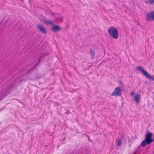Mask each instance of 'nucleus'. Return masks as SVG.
Instances as JSON below:
<instances>
[{"mask_svg": "<svg viewBox=\"0 0 154 154\" xmlns=\"http://www.w3.org/2000/svg\"><path fill=\"white\" fill-rule=\"evenodd\" d=\"M152 134L150 132L146 134L145 139L141 143V146L142 147H144L146 145H149L151 143L152 141Z\"/></svg>", "mask_w": 154, "mask_h": 154, "instance_id": "nucleus-1", "label": "nucleus"}, {"mask_svg": "<svg viewBox=\"0 0 154 154\" xmlns=\"http://www.w3.org/2000/svg\"><path fill=\"white\" fill-rule=\"evenodd\" d=\"M108 32L111 37L115 39L118 38V32L114 27L112 26L109 27L108 30Z\"/></svg>", "mask_w": 154, "mask_h": 154, "instance_id": "nucleus-2", "label": "nucleus"}, {"mask_svg": "<svg viewBox=\"0 0 154 154\" xmlns=\"http://www.w3.org/2000/svg\"><path fill=\"white\" fill-rule=\"evenodd\" d=\"M137 70L140 71L141 73L143 74L147 79L154 81V78L152 77L147 72L143 69L142 67H137Z\"/></svg>", "mask_w": 154, "mask_h": 154, "instance_id": "nucleus-3", "label": "nucleus"}, {"mask_svg": "<svg viewBox=\"0 0 154 154\" xmlns=\"http://www.w3.org/2000/svg\"><path fill=\"white\" fill-rule=\"evenodd\" d=\"M121 87H119L116 88L111 95L112 96H117L121 95Z\"/></svg>", "mask_w": 154, "mask_h": 154, "instance_id": "nucleus-4", "label": "nucleus"}, {"mask_svg": "<svg viewBox=\"0 0 154 154\" xmlns=\"http://www.w3.org/2000/svg\"><path fill=\"white\" fill-rule=\"evenodd\" d=\"M146 19L147 20H154V11H152L147 14Z\"/></svg>", "mask_w": 154, "mask_h": 154, "instance_id": "nucleus-5", "label": "nucleus"}, {"mask_svg": "<svg viewBox=\"0 0 154 154\" xmlns=\"http://www.w3.org/2000/svg\"><path fill=\"white\" fill-rule=\"evenodd\" d=\"M37 27L39 29V30L42 33L46 34V30H45V27L40 25H37Z\"/></svg>", "mask_w": 154, "mask_h": 154, "instance_id": "nucleus-6", "label": "nucleus"}, {"mask_svg": "<svg viewBox=\"0 0 154 154\" xmlns=\"http://www.w3.org/2000/svg\"><path fill=\"white\" fill-rule=\"evenodd\" d=\"M60 30V26L57 25H54L52 28L51 30L54 32H55L57 31H59Z\"/></svg>", "mask_w": 154, "mask_h": 154, "instance_id": "nucleus-7", "label": "nucleus"}, {"mask_svg": "<svg viewBox=\"0 0 154 154\" xmlns=\"http://www.w3.org/2000/svg\"><path fill=\"white\" fill-rule=\"evenodd\" d=\"M141 98L140 95L139 94H137L135 96L134 100L136 101L137 103L139 102L140 99Z\"/></svg>", "mask_w": 154, "mask_h": 154, "instance_id": "nucleus-8", "label": "nucleus"}, {"mask_svg": "<svg viewBox=\"0 0 154 154\" xmlns=\"http://www.w3.org/2000/svg\"><path fill=\"white\" fill-rule=\"evenodd\" d=\"M90 53L92 59H93L95 57V51L94 50L90 49Z\"/></svg>", "mask_w": 154, "mask_h": 154, "instance_id": "nucleus-9", "label": "nucleus"}, {"mask_svg": "<svg viewBox=\"0 0 154 154\" xmlns=\"http://www.w3.org/2000/svg\"><path fill=\"white\" fill-rule=\"evenodd\" d=\"M145 3L146 4L153 5L154 4V0H147Z\"/></svg>", "mask_w": 154, "mask_h": 154, "instance_id": "nucleus-10", "label": "nucleus"}, {"mask_svg": "<svg viewBox=\"0 0 154 154\" xmlns=\"http://www.w3.org/2000/svg\"><path fill=\"white\" fill-rule=\"evenodd\" d=\"M117 141L116 142V145L118 146H120L122 142V140L121 139H120L119 140L116 139Z\"/></svg>", "mask_w": 154, "mask_h": 154, "instance_id": "nucleus-11", "label": "nucleus"}, {"mask_svg": "<svg viewBox=\"0 0 154 154\" xmlns=\"http://www.w3.org/2000/svg\"><path fill=\"white\" fill-rule=\"evenodd\" d=\"M44 22L46 24H49L51 25H52L53 24V22L51 20L45 21Z\"/></svg>", "mask_w": 154, "mask_h": 154, "instance_id": "nucleus-12", "label": "nucleus"}, {"mask_svg": "<svg viewBox=\"0 0 154 154\" xmlns=\"http://www.w3.org/2000/svg\"><path fill=\"white\" fill-rule=\"evenodd\" d=\"M134 94V93L133 92H131L130 93V94L131 96H133Z\"/></svg>", "mask_w": 154, "mask_h": 154, "instance_id": "nucleus-13", "label": "nucleus"}, {"mask_svg": "<svg viewBox=\"0 0 154 154\" xmlns=\"http://www.w3.org/2000/svg\"><path fill=\"white\" fill-rule=\"evenodd\" d=\"M153 141H154V137L153 139H152V141L151 142V143Z\"/></svg>", "mask_w": 154, "mask_h": 154, "instance_id": "nucleus-14", "label": "nucleus"}]
</instances>
